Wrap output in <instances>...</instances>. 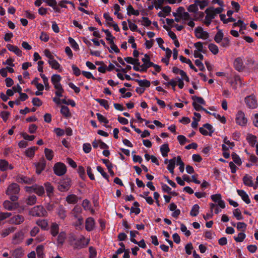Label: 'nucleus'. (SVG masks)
<instances>
[{"mask_svg": "<svg viewBox=\"0 0 258 258\" xmlns=\"http://www.w3.org/2000/svg\"><path fill=\"white\" fill-rule=\"evenodd\" d=\"M38 196H42L45 192L44 187L42 185L34 184V191Z\"/></svg>", "mask_w": 258, "mask_h": 258, "instance_id": "nucleus-33", "label": "nucleus"}, {"mask_svg": "<svg viewBox=\"0 0 258 258\" xmlns=\"http://www.w3.org/2000/svg\"><path fill=\"white\" fill-rule=\"evenodd\" d=\"M139 85L141 87L148 88L150 86L151 83L147 80H137Z\"/></svg>", "mask_w": 258, "mask_h": 258, "instance_id": "nucleus-44", "label": "nucleus"}, {"mask_svg": "<svg viewBox=\"0 0 258 258\" xmlns=\"http://www.w3.org/2000/svg\"><path fill=\"white\" fill-rule=\"evenodd\" d=\"M7 47L9 50L13 52L18 56H22V51L18 48V46L12 45L11 44H8L7 45Z\"/></svg>", "mask_w": 258, "mask_h": 258, "instance_id": "nucleus-25", "label": "nucleus"}, {"mask_svg": "<svg viewBox=\"0 0 258 258\" xmlns=\"http://www.w3.org/2000/svg\"><path fill=\"white\" fill-rule=\"evenodd\" d=\"M25 220V218L23 215L16 214L9 219V223L11 224L18 225L23 223Z\"/></svg>", "mask_w": 258, "mask_h": 258, "instance_id": "nucleus-6", "label": "nucleus"}, {"mask_svg": "<svg viewBox=\"0 0 258 258\" xmlns=\"http://www.w3.org/2000/svg\"><path fill=\"white\" fill-rule=\"evenodd\" d=\"M237 192L238 195L241 197L242 200L247 204L250 203V200L249 198L248 195L246 192L242 189H237Z\"/></svg>", "mask_w": 258, "mask_h": 258, "instance_id": "nucleus-24", "label": "nucleus"}, {"mask_svg": "<svg viewBox=\"0 0 258 258\" xmlns=\"http://www.w3.org/2000/svg\"><path fill=\"white\" fill-rule=\"evenodd\" d=\"M57 242L58 244L62 245L66 239V233L63 231H61L57 235Z\"/></svg>", "mask_w": 258, "mask_h": 258, "instance_id": "nucleus-36", "label": "nucleus"}, {"mask_svg": "<svg viewBox=\"0 0 258 258\" xmlns=\"http://www.w3.org/2000/svg\"><path fill=\"white\" fill-rule=\"evenodd\" d=\"M37 198L35 195L29 196L26 200V203L28 205H33L36 203Z\"/></svg>", "mask_w": 258, "mask_h": 258, "instance_id": "nucleus-45", "label": "nucleus"}, {"mask_svg": "<svg viewBox=\"0 0 258 258\" xmlns=\"http://www.w3.org/2000/svg\"><path fill=\"white\" fill-rule=\"evenodd\" d=\"M160 151L163 157L167 156L168 153L170 151L168 145L167 144H164L161 146Z\"/></svg>", "mask_w": 258, "mask_h": 258, "instance_id": "nucleus-38", "label": "nucleus"}, {"mask_svg": "<svg viewBox=\"0 0 258 258\" xmlns=\"http://www.w3.org/2000/svg\"><path fill=\"white\" fill-rule=\"evenodd\" d=\"M236 123L241 125L244 126L247 122V118L245 117L244 113L241 111L238 112L236 117Z\"/></svg>", "mask_w": 258, "mask_h": 258, "instance_id": "nucleus-13", "label": "nucleus"}, {"mask_svg": "<svg viewBox=\"0 0 258 258\" xmlns=\"http://www.w3.org/2000/svg\"><path fill=\"white\" fill-rule=\"evenodd\" d=\"M96 101L102 106H103L106 109L109 107L108 102L107 100L102 99H96Z\"/></svg>", "mask_w": 258, "mask_h": 258, "instance_id": "nucleus-53", "label": "nucleus"}, {"mask_svg": "<svg viewBox=\"0 0 258 258\" xmlns=\"http://www.w3.org/2000/svg\"><path fill=\"white\" fill-rule=\"evenodd\" d=\"M44 186L46 188V191L47 196L51 197L53 195L54 187L49 182L44 183Z\"/></svg>", "mask_w": 258, "mask_h": 258, "instance_id": "nucleus-29", "label": "nucleus"}, {"mask_svg": "<svg viewBox=\"0 0 258 258\" xmlns=\"http://www.w3.org/2000/svg\"><path fill=\"white\" fill-rule=\"evenodd\" d=\"M223 37V33L221 30H219L214 37V40L217 43H219L221 41Z\"/></svg>", "mask_w": 258, "mask_h": 258, "instance_id": "nucleus-56", "label": "nucleus"}, {"mask_svg": "<svg viewBox=\"0 0 258 258\" xmlns=\"http://www.w3.org/2000/svg\"><path fill=\"white\" fill-rule=\"evenodd\" d=\"M19 206L18 203H12L10 201L6 200L3 203L4 208L7 210L12 211L16 209Z\"/></svg>", "mask_w": 258, "mask_h": 258, "instance_id": "nucleus-19", "label": "nucleus"}, {"mask_svg": "<svg viewBox=\"0 0 258 258\" xmlns=\"http://www.w3.org/2000/svg\"><path fill=\"white\" fill-rule=\"evenodd\" d=\"M192 99L194 100V102H196L198 104L205 105L206 104L205 100L201 97L194 96L192 97Z\"/></svg>", "mask_w": 258, "mask_h": 258, "instance_id": "nucleus-57", "label": "nucleus"}, {"mask_svg": "<svg viewBox=\"0 0 258 258\" xmlns=\"http://www.w3.org/2000/svg\"><path fill=\"white\" fill-rule=\"evenodd\" d=\"M245 102L247 106L249 108L254 109L257 107V102L255 97L253 95L246 96L245 98Z\"/></svg>", "mask_w": 258, "mask_h": 258, "instance_id": "nucleus-10", "label": "nucleus"}, {"mask_svg": "<svg viewBox=\"0 0 258 258\" xmlns=\"http://www.w3.org/2000/svg\"><path fill=\"white\" fill-rule=\"evenodd\" d=\"M36 168V173L39 175L45 169L46 165V161L44 157H42L38 162L34 164Z\"/></svg>", "mask_w": 258, "mask_h": 258, "instance_id": "nucleus-5", "label": "nucleus"}, {"mask_svg": "<svg viewBox=\"0 0 258 258\" xmlns=\"http://www.w3.org/2000/svg\"><path fill=\"white\" fill-rule=\"evenodd\" d=\"M56 213L59 218L62 220L67 217V211L62 205H59L56 209Z\"/></svg>", "mask_w": 258, "mask_h": 258, "instance_id": "nucleus-22", "label": "nucleus"}, {"mask_svg": "<svg viewBox=\"0 0 258 258\" xmlns=\"http://www.w3.org/2000/svg\"><path fill=\"white\" fill-rule=\"evenodd\" d=\"M24 238V234L22 230L16 232L13 236L12 243L14 244H19Z\"/></svg>", "mask_w": 258, "mask_h": 258, "instance_id": "nucleus-9", "label": "nucleus"}, {"mask_svg": "<svg viewBox=\"0 0 258 258\" xmlns=\"http://www.w3.org/2000/svg\"><path fill=\"white\" fill-rule=\"evenodd\" d=\"M72 185V180L68 177L60 180L57 183V189L60 192L68 191Z\"/></svg>", "mask_w": 258, "mask_h": 258, "instance_id": "nucleus-2", "label": "nucleus"}, {"mask_svg": "<svg viewBox=\"0 0 258 258\" xmlns=\"http://www.w3.org/2000/svg\"><path fill=\"white\" fill-rule=\"evenodd\" d=\"M36 224L40 227L43 230H46L48 229V222L46 219H39L36 222Z\"/></svg>", "mask_w": 258, "mask_h": 258, "instance_id": "nucleus-30", "label": "nucleus"}, {"mask_svg": "<svg viewBox=\"0 0 258 258\" xmlns=\"http://www.w3.org/2000/svg\"><path fill=\"white\" fill-rule=\"evenodd\" d=\"M199 131L204 136H211L213 133V127L209 123L204 124L202 127H200Z\"/></svg>", "mask_w": 258, "mask_h": 258, "instance_id": "nucleus-11", "label": "nucleus"}, {"mask_svg": "<svg viewBox=\"0 0 258 258\" xmlns=\"http://www.w3.org/2000/svg\"><path fill=\"white\" fill-rule=\"evenodd\" d=\"M61 80V77L59 75L54 74L51 76V81L52 84L53 85L54 88L55 89L62 87V86L60 84Z\"/></svg>", "mask_w": 258, "mask_h": 258, "instance_id": "nucleus-16", "label": "nucleus"}, {"mask_svg": "<svg viewBox=\"0 0 258 258\" xmlns=\"http://www.w3.org/2000/svg\"><path fill=\"white\" fill-rule=\"evenodd\" d=\"M195 2L197 4L198 7H199L201 10L204 9L208 4V2L206 0H195Z\"/></svg>", "mask_w": 258, "mask_h": 258, "instance_id": "nucleus-55", "label": "nucleus"}, {"mask_svg": "<svg viewBox=\"0 0 258 258\" xmlns=\"http://www.w3.org/2000/svg\"><path fill=\"white\" fill-rule=\"evenodd\" d=\"M208 48L214 54H217L218 53L219 49L218 46L213 43L209 44L208 45Z\"/></svg>", "mask_w": 258, "mask_h": 258, "instance_id": "nucleus-52", "label": "nucleus"}, {"mask_svg": "<svg viewBox=\"0 0 258 258\" xmlns=\"http://www.w3.org/2000/svg\"><path fill=\"white\" fill-rule=\"evenodd\" d=\"M78 197L74 194H70L67 196L66 201L68 204H75L78 202Z\"/></svg>", "mask_w": 258, "mask_h": 258, "instance_id": "nucleus-27", "label": "nucleus"}, {"mask_svg": "<svg viewBox=\"0 0 258 258\" xmlns=\"http://www.w3.org/2000/svg\"><path fill=\"white\" fill-rule=\"evenodd\" d=\"M231 157L233 162L238 166H240L242 164L241 159L240 158L239 156L235 153H232L231 154Z\"/></svg>", "mask_w": 258, "mask_h": 258, "instance_id": "nucleus-49", "label": "nucleus"}, {"mask_svg": "<svg viewBox=\"0 0 258 258\" xmlns=\"http://www.w3.org/2000/svg\"><path fill=\"white\" fill-rule=\"evenodd\" d=\"M48 62L52 69L59 70V72L62 71V69H60V64L54 58L52 59L49 60Z\"/></svg>", "mask_w": 258, "mask_h": 258, "instance_id": "nucleus-31", "label": "nucleus"}, {"mask_svg": "<svg viewBox=\"0 0 258 258\" xmlns=\"http://www.w3.org/2000/svg\"><path fill=\"white\" fill-rule=\"evenodd\" d=\"M60 113L64 117L66 118L69 117L71 116V113L70 111L69 108L67 106H61Z\"/></svg>", "mask_w": 258, "mask_h": 258, "instance_id": "nucleus-37", "label": "nucleus"}, {"mask_svg": "<svg viewBox=\"0 0 258 258\" xmlns=\"http://www.w3.org/2000/svg\"><path fill=\"white\" fill-rule=\"evenodd\" d=\"M20 190V186L16 183H12L8 186L6 194L10 196V199L12 202H16L19 199L18 195Z\"/></svg>", "mask_w": 258, "mask_h": 258, "instance_id": "nucleus-1", "label": "nucleus"}, {"mask_svg": "<svg viewBox=\"0 0 258 258\" xmlns=\"http://www.w3.org/2000/svg\"><path fill=\"white\" fill-rule=\"evenodd\" d=\"M13 169L14 166L12 164H10L6 160H0V170L1 171H5L8 169L12 170Z\"/></svg>", "mask_w": 258, "mask_h": 258, "instance_id": "nucleus-20", "label": "nucleus"}, {"mask_svg": "<svg viewBox=\"0 0 258 258\" xmlns=\"http://www.w3.org/2000/svg\"><path fill=\"white\" fill-rule=\"evenodd\" d=\"M243 183L248 186L252 187L253 186V182L252 180V177L248 175V174H245L243 177Z\"/></svg>", "mask_w": 258, "mask_h": 258, "instance_id": "nucleus-34", "label": "nucleus"}, {"mask_svg": "<svg viewBox=\"0 0 258 258\" xmlns=\"http://www.w3.org/2000/svg\"><path fill=\"white\" fill-rule=\"evenodd\" d=\"M176 164L179 166V169L180 172L183 173L184 170V163L181 160L180 156L176 157Z\"/></svg>", "mask_w": 258, "mask_h": 258, "instance_id": "nucleus-43", "label": "nucleus"}, {"mask_svg": "<svg viewBox=\"0 0 258 258\" xmlns=\"http://www.w3.org/2000/svg\"><path fill=\"white\" fill-rule=\"evenodd\" d=\"M10 115V113L8 111H3L0 113V117L5 122H6L8 120Z\"/></svg>", "mask_w": 258, "mask_h": 258, "instance_id": "nucleus-62", "label": "nucleus"}, {"mask_svg": "<svg viewBox=\"0 0 258 258\" xmlns=\"http://www.w3.org/2000/svg\"><path fill=\"white\" fill-rule=\"evenodd\" d=\"M102 31L105 33L106 35V39L109 41V43L111 40L113 41V40L115 39V37L112 35L110 32L108 30L102 29Z\"/></svg>", "mask_w": 258, "mask_h": 258, "instance_id": "nucleus-61", "label": "nucleus"}, {"mask_svg": "<svg viewBox=\"0 0 258 258\" xmlns=\"http://www.w3.org/2000/svg\"><path fill=\"white\" fill-rule=\"evenodd\" d=\"M16 229V228L13 226L9 227L7 228L3 229L0 234L2 237H6L8 236L10 233L14 232Z\"/></svg>", "mask_w": 258, "mask_h": 258, "instance_id": "nucleus-26", "label": "nucleus"}, {"mask_svg": "<svg viewBox=\"0 0 258 258\" xmlns=\"http://www.w3.org/2000/svg\"><path fill=\"white\" fill-rule=\"evenodd\" d=\"M16 181L20 183L30 184L34 182L35 180L33 178L19 174L16 177Z\"/></svg>", "mask_w": 258, "mask_h": 258, "instance_id": "nucleus-8", "label": "nucleus"}, {"mask_svg": "<svg viewBox=\"0 0 258 258\" xmlns=\"http://www.w3.org/2000/svg\"><path fill=\"white\" fill-rule=\"evenodd\" d=\"M246 235L243 232H240L238 233L237 236L234 237V240L236 242H242L245 238Z\"/></svg>", "mask_w": 258, "mask_h": 258, "instance_id": "nucleus-64", "label": "nucleus"}, {"mask_svg": "<svg viewBox=\"0 0 258 258\" xmlns=\"http://www.w3.org/2000/svg\"><path fill=\"white\" fill-rule=\"evenodd\" d=\"M59 226L56 222H52L50 227V233L53 237H56L59 233Z\"/></svg>", "mask_w": 258, "mask_h": 258, "instance_id": "nucleus-21", "label": "nucleus"}, {"mask_svg": "<svg viewBox=\"0 0 258 258\" xmlns=\"http://www.w3.org/2000/svg\"><path fill=\"white\" fill-rule=\"evenodd\" d=\"M11 216L12 213L10 212H0V226L4 224V221Z\"/></svg>", "mask_w": 258, "mask_h": 258, "instance_id": "nucleus-39", "label": "nucleus"}, {"mask_svg": "<svg viewBox=\"0 0 258 258\" xmlns=\"http://www.w3.org/2000/svg\"><path fill=\"white\" fill-rule=\"evenodd\" d=\"M179 59L182 62L188 64V65H189V68L193 70L195 72H198L197 69L194 66V64L192 63L191 61L189 59L186 58V57H184L182 55L180 56Z\"/></svg>", "mask_w": 258, "mask_h": 258, "instance_id": "nucleus-28", "label": "nucleus"}, {"mask_svg": "<svg viewBox=\"0 0 258 258\" xmlns=\"http://www.w3.org/2000/svg\"><path fill=\"white\" fill-rule=\"evenodd\" d=\"M40 76L41 78L43 79V83L45 87V89L46 90H48L50 88L48 82V79L45 76L44 74L42 73L40 74Z\"/></svg>", "mask_w": 258, "mask_h": 258, "instance_id": "nucleus-60", "label": "nucleus"}, {"mask_svg": "<svg viewBox=\"0 0 258 258\" xmlns=\"http://www.w3.org/2000/svg\"><path fill=\"white\" fill-rule=\"evenodd\" d=\"M199 209L200 207L198 204L194 205L190 212V215L194 217L197 216L199 214Z\"/></svg>", "mask_w": 258, "mask_h": 258, "instance_id": "nucleus-46", "label": "nucleus"}, {"mask_svg": "<svg viewBox=\"0 0 258 258\" xmlns=\"http://www.w3.org/2000/svg\"><path fill=\"white\" fill-rule=\"evenodd\" d=\"M142 60L143 62V64L140 66L141 72H145L147 71L148 68L152 67L153 62L150 61V56L147 54L145 55L144 57L142 59Z\"/></svg>", "mask_w": 258, "mask_h": 258, "instance_id": "nucleus-7", "label": "nucleus"}, {"mask_svg": "<svg viewBox=\"0 0 258 258\" xmlns=\"http://www.w3.org/2000/svg\"><path fill=\"white\" fill-rule=\"evenodd\" d=\"M29 215L33 217H45L47 215V212L42 206H36L31 208L29 211Z\"/></svg>", "mask_w": 258, "mask_h": 258, "instance_id": "nucleus-3", "label": "nucleus"}, {"mask_svg": "<svg viewBox=\"0 0 258 258\" xmlns=\"http://www.w3.org/2000/svg\"><path fill=\"white\" fill-rule=\"evenodd\" d=\"M205 13L206 14V16L205 18L204 23L206 26H209L212 20L215 18V15L208 8L206 10Z\"/></svg>", "mask_w": 258, "mask_h": 258, "instance_id": "nucleus-18", "label": "nucleus"}, {"mask_svg": "<svg viewBox=\"0 0 258 258\" xmlns=\"http://www.w3.org/2000/svg\"><path fill=\"white\" fill-rule=\"evenodd\" d=\"M36 251L38 258H44V247L43 245H39L37 246L36 247Z\"/></svg>", "mask_w": 258, "mask_h": 258, "instance_id": "nucleus-35", "label": "nucleus"}, {"mask_svg": "<svg viewBox=\"0 0 258 258\" xmlns=\"http://www.w3.org/2000/svg\"><path fill=\"white\" fill-rule=\"evenodd\" d=\"M110 48L111 49L109 50V51L111 53H112L113 51L118 53L119 52V49L118 48L117 46L114 44V41L111 40L110 41Z\"/></svg>", "mask_w": 258, "mask_h": 258, "instance_id": "nucleus-59", "label": "nucleus"}, {"mask_svg": "<svg viewBox=\"0 0 258 258\" xmlns=\"http://www.w3.org/2000/svg\"><path fill=\"white\" fill-rule=\"evenodd\" d=\"M187 10L190 13H193V15H196L195 14L197 13L198 11V5L196 4V2H195L194 4H192L189 6L187 8Z\"/></svg>", "mask_w": 258, "mask_h": 258, "instance_id": "nucleus-50", "label": "nucleus"}, {"mask_svg": "<svg viewBox=\"0 0 258 258\" xmlns=\"http://www.w3.org/2000/svg\"><path fill=\"white\" fill-rule=\"evenodd\" d=\"M229 83L233 89H236V85L241 84V81L239 76H235L234 80L229 81Z\"/></svg>", "mask_w": 258, "mask_h": 258, "instance_id": "nucleus-40", "label": "nucleus"}, {"mask_svg": "<svg viewBox=\"0 0 258 258\" xmlns=\"http://www.w3.org/2000/svg\"><path fill=\"white\" fill-rule=\"evenodd\" d=\"M181 19L184 21H188L193 18V15H190L187 12H183L180 14Z\"/></svg>", "mask_w": 258, "mask_h": 258, "instance_id": "nucleus-58", "label": "nucleus"}, {"mask_svg": "<svg viewBox=\"0 0 258 258\" xmlns=\"http://www.w3.org/2000/svg\"><path fill=\"white\" fill-rule=\"evenodd\" d=\"M95 222L92 217H88L85 221V229L87 231H91L95 228Z\"/></svg>", "mask_w": 258, "mask_h": 258, "instance_id": "nucleus-14", "label": "nucleus"}, {"mask_svg": "<svg viewBox=\"0 0 258 258\" xmlns=\"http://www.w3.org/2000/svg\"><path fill=\"white\" fill-rule=\"evenodd\" d=\"M195 36L199 39H206L209 37V33L203 30L202 27H198L195 30Z\"/></svg>", "mask_w": 258, "mask_h": 258, "instance_id": "nucleus-12", "label": "nucleus"}, {"mask_svg": "<svg viewBox=\"0 0 258 258\" xmlns=\"http://www.w3.org/2000/svg\"><path fill=\"white\" fill-rule=\"evenodd\" d=\"M82 212V209L81 208L77 205L75 206L74 209L72 210V214L75 218H78V217L80 216V214Z\"/></svg>", "mask_w": 258, "mask_h": 258, "instance_id": "nucleus-47", "label": "nucleus"}, {"mask_svg": "<svg viewBox=\"0 0 258 258\" xmlns=\"http://www.w3.org/2000/svg\"><path fill=\"white\" fill-rule=\"evenodd\" d=\"M127 14L128 15H133L135 16H138L139 12L138 10H135L132 5H130L127 8Z\"/></svg>", "mask_w": 258, "mask_h": 258, "instance_id": "nucleus-48", "label": "nucleus"}, {"mask_svg": "<svg viewBox=\"0 0 258 258\" xmlns=\"http://www.w3.org/2000/svg\"><path fill=\"white\" fill-rule=\"evenodd\" d=\"M246 140L252 147H254L256 142V137L252 134H249L247 136Z\"/></svg>", "mask_w": 258, "mask_h": 258, "instance_id": "nucleus-41", "label": "nucleus"}, {"mask_svg": "<svg viewBox=\"0 0 258 258\" xmlns=\"http://www.w3.org/2000/svg\"><path fill=\"white\" fill-rule=\"evenodd\" d=\"M82 206L85 211L91 210V203L90 201L87 199H85L83 201Z\"/></svg>", "mask_w": 258, "mask_h": 258, "instance_id": "nucleus-54", "label": "nucleus"}, {"mask_svg": "<svg viewBox=\"0 0 258 258\" xmlns=\"http://www.w3.org/2000/svg\"><path fill=\"white\" fill-rule=\"evenodd\" d=\"M10 254L14 258H20L24 255V250L22 247H18L10 251Z\"/></svg>", "mask_w": 258, "mask_h": 258, "instance_id": "nucleus-15", "label": "nucleus"}, {"mask_svg": "<svg viewBox=\"0 0 258 258\" xmlns=\"http://www.w3.org/2000/svg\"><path fill=\"white\" fill-rule=\"evenodd\" d=\"M53 171L56 175L58 176H62L67 172V167L64 163L57 162L54 165Z\"/></svg>", "mask_w": 258, "mask_h": 258, "instance_id": "nucleus-4", "label": "nucleus"}, {"mask_svg": "<svg viewBox=\"0 0 258 258\" xmlns=\"http://www.w3.org/2000/svg\"><path fill=\"white\" fill-rule=\"evenodd\" d=\"M37 149L38 147H31L26 149L25 151V155L28 157L33 158L34 156L35 152Z\"/></svg>", "mask_w": 258, "mask_h": 258, "instance_id": "nucleus-32", "label": "nucleus"}, {"mask_svg": "<svg viewBox=\"0 0 258 258\" xmlns=\"http://www.w3.org/2000/svg\"><path fill=\"white\" fill-rule=\"evenodd\" d=\"M89 239H86L85 237L82 236L76 243V246L78 248H82L86 246L89 242Z\"/></svg>", "mask_w": 258, "mask_h": 258, "instance_id": "nucleus-23", "label": "nucleus"}, {"mask_svg": "<svg viewBox=\"0 0 258 258\" xmlns=\"http://www.w3.org/2000/svg\"><path fill=\"white\" fill-rule=\"evenodd\" d=\"M176 162V157H174L173 159L169 160V163L167 167V169H174Z\"/></svg>", "mask_w": 258, "mask_h": 258, "instance_id": "nucleus-63", "label": "nucleus"}, {"mask_svg": "<svg viewBox=\"0 0 258 258\" xmlns=\"http://www.w3.org/2000/svg\"><path fill=\"white\" fill-rule=\"evenodd\" d=\"M44 154L46 159L48 160L51 161V160H52L54 156V153L52 150L48 148H45L44 149Z\"/></svg>", "mask_w": 258, "mask_h": 258, "instance_id": "nucleus-42", "label": "nucleus"}, {"mask_svg": "<svg viewBox=\"0 0 258 258\" xmlns=\"http://www.w3.org/2000/svg\"><path fill=\"white\" fill-rule=\"evenodd\" d=\"M233 214L237 220H241L243 219V217L242 216L241 211L238 208L235 209L233 211Z\"/></svg>", "mask_w": 258, "mask_h": 258, "instance_id": "nucleus-51", "label": "nucleus"}, {"mask_svg": "<svg viewBox=\"0 0 258 258\" xmlns=\"http://www.w3.org/2000/svg\"><path fill=\"white\" fill-rule=\"evenodd\" d=\"M233 66L235 70L239 72L242 71L245 68V67L243 65V60L240 57H237L234 60L233 62Z\"/></svg>", "mask_w": 258, "mask_h": 258, "instance_id": "nucleus-17", "label": "nucleus"}]
</instances>
